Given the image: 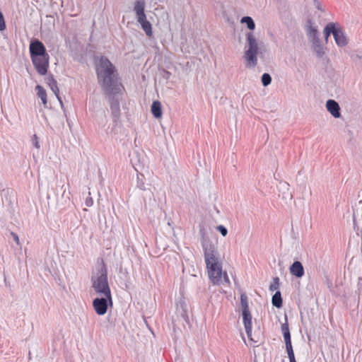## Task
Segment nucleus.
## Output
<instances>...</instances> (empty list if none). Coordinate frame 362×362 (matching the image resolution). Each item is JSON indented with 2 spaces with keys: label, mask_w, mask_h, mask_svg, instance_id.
<instances>
[{
  "label": "nucleus",
  "mask_w": 362,
  "mask_h": 362,
  "mask_svg": "<svg viewBox=\"0 0 362 362\" xmlns=\"http://www.w3.org/2000/svg\"><path fill=\"white\" fill-rule=\"evenodd\" d=\"M92 288L98 296H112L107 280V270L104 264L92 275Z\"/></svg>",
  "instance_id": "nucleus-3"
},
{
  "label": "nucleus",
  "mask_w": 362,
  "mask_h": 362,
  "mask_svg": "<svg viewBox=\"0 0 362 362\" xmlns=\"http://www.w3.org/2000/svg\"><path fill=\"white\" fill-rule=\"evenodd\" d=\"M217 230L221 233V235L225 237L228 234V230L226 228L222 225L217 226Z\"/></svg>",
  "instance_id": "nucleus-28"
},
{
  "label": "nucleus",
  "mask_w": 362,
  "mask_h": 362,
  "mask_svg": "<svg viewBox=\"0 0 362 362\" xmlns=\"http://www.w3.org/2000/svg\"><path fill=\"white\" fill-rule=\"evenodd\" d=\"M326 108L328 112L334 118L341 117L339 105L334 100L329 99L326 102Z\"/></svg>",
  "instance_id": "nucleus-13"
},
{
  "label": "nucleus",
  "mask_w": 362,
  "mask_h": 362,
  "mask_svg": "<svg viewBox=\"0 0 362 362\" xmlns=\"http://www.w3.org/2000/svg\"><path fill=\"white\" fill-rule=\"evenodd\" d=\"M240 303H241L242 313L250 312L249 305H248V298H247V296L244 293L241 294V296H240Z\"/></svg>",
  "instance_id": "nucleus-23"
},
{
  "label": "nucleus",
  "mask_w": 362,
  "mask_h": 362,
  "mask_svg": "<svg viewBox=\"0 0 362 362\" xmlns=\"http://www.w3.org/2000/svg\"><path fill=\"white\" fill-rule=\"evenodd\" d=\"M33 144L35 148H40V144L37 140V136L36 135H34L33 136Z\"/></svg>",
  "instance_id": "nucleus-31"
},
{
  "label": "nucleus",
  "mask_w": 362,
  "mask_h": 362,
  "mask_svg": "<svg viewBox=\"0 0 362 362\" xmlns=\"http://www.w3.org/2000/svg\"><path fill=\"white\" fill-rule=\"evenodd\" d=\"M305 31L311 49L317 58H323L326 54L327 47L320 37L317 26L309 20L305 25Z\"/></svg>",
  "instance_id": "nucleus-2"
},
{
  "label": "nucleus",
  "mask_w": 362,
  "mask_h": 362,
  "mask_svg": "<svg viewBox=\"0 0 362 362\" xmlns=\"http://www.w3.org/2000/svg\"><path fill=\"white\" fill-rule=\"evenodd\" d=\"M35 90H36V94H37V97L41 99L44 106L46 107L47 104L46 90L40 85L36 86Z\"/></svg>",
  "instance_id": "nucleus-19"
},
{
  "label": "nucleus",
  "mask_w": 362,
  "mask_h": 362,
  "mask_svg": "<svg viewBox=\"0 0 362 362\" xmlns=\"http://www.w3.org/2000/svg\"><path fill=\"white\" fill-rule=\"evenodd\" d=\"M6 29V23L4 21V16L2 13L0 11V31H3Z\"/></svg>",
  "instance_id": "nucleus-27"
},
{
  "label": "nucleus",
  "mask_w": 362,
  "mask_h": 362,
  "mask_svg": "<svg viewBox=\"0 0 362 362\" xmlns=\"http://www.w3.org/2000/svg\"><path fill=\"white\" fill-rule=\"evenodd\" d=\"M11 236L13 238V240L16 243V244L18 245V246H21V242H20V240H19V238H18V235L14 233V232H11Z\"/></svg>",
  "instance_id": "nucleus-29"
},
{
  "label": "nucleus",
  "mask_w": 362,
  "mask_h": 362,
  "mask_svg": "<svg viewBox=\"0 0 362 362\" xmlns=\"http://www.w3.org/2000/svg\"><path fill=\"white\" fill-rule=\"evenodd\" d=\"M286 351H287L290 362H296V361L295 359L293 348L290 349H286Z\"/></svg>",
  "instance_id": "nucleus-26"
},
{
  "label": "nucleus",
  "mask_w": 362,
  "mask_h": 362,
  "mask_svg": "<svg viewBox=\"0 0 362 362\" xmlns=\"http://www.w3.org/2000/svg\"><path fill=\"white\" fill-rule=\"evenodd\" d=\"M337 45L339 47H344L349 43V39L344 30V29L337 25L335 32L333 35Z\"/></svg>",
  "instance_id": "nucleus-11"
},
{
  "label": "nucleus",
  "mask_w": 362,
  "mask_h": 362,
  "mask_svg": "<svg viewBox=\"0 0 362 362\" xmlns=\"http://www.w3.org/2000/svg\"><path fill=\"white\" fill-rule=\"evenodd\" d=\"M29 49L31 59L48 54L45 47L42 42L38 40H32Z\"/></svg>",
  "instance_id": "nucleus-10"
},
{
  "label": "nucleus",
  "mask_w": 362,
  "mask_h": 362,
  "mask_svg": "<svg viewBox=\"0 0 362 362\" xmlns=\"http://www.w3.org/2000/svg\"><path fill=\"white\" fill-rule=\"evenodd\" d=\"M240 23L245 24L250 30H254L255 28V23L253 19L250 16L243 17L240 20Z\"/></svg>",
  "instance_id": "nucleus-21"
},
{
  "label": "nucleus",
  "mask_w": 362,
  "mask_h": 362,
  "mask_svg": "<svg viewBox=\"0 0 362 362\" xmlns=\"http://www.w3.org/2000/svg\"><path fill=\"white\" fill-rule=\"evenodd\" d=\"M282 187H283L284 188L286 189H288V188H289V185H288V183L285 182V183L282 184Z\"/></svg>",
  "instance_id": "nucleus-34"
},
{
  "label": "nucleus",
  "mask_w": 362,
  "mask_h": 362,
  "mask_svg": "<svg viewBox=\"0 0 362 362\" xmlns=\"http://www.w3.org/2000/svg\"><path fill=\"white\" fill-rule=\"evenodd\" d=\"M138 187L142 189V190H145V185H144V182L143 181H141V182H138Z\"/></svg>",
  "instance_id": "nucleus-32"
},
{
  "label": "nucleus",
  "mask_w": 362,
  "mask_h": 362,
  "mask_svg": "<svg viewBox=\"0 0 362 362\" xmlns=\"http://www.w3.org/2000/svg\"><path fill=\"white\" fill-rule=\"evenodd\" d=\"M261 80L263 86H267L272 82V77L269 74L265 73L262 76Z\"/></svg>",
  "instance_id": "nucleus-24"
},
{
  "label": "nucleus",
  "mask_w": 362,
  "mask_h": 362,
  "mask_svg": "<svg viewBox=\"0 0 362 362\" xmlns=\"http://www.w3.org/2000/svg\"><path fill=\"white\" fill-rule=\"evenodd\" d=\"M208 276L214 285H221L225 281L230 284V279L227 273L223 272L222 264L206 265Z\"/></svg>",
  "instance_id": "nucleus-7"
},
{
  "label": "nucleus",
  "mask_w": 362,
  "mask_h": 362,
  "mask_svg": "<svg viewBox=\"0 0 362 362\" xmlns=\"http://www.w3.org/2000/svg\"><path fill=\"white\" fill-rule=\"evenodd\" d=\"M279 279L278 277H275L273 279V282L269 286V290L271 291H274L279 288Z\"/></svg>",
  "instance_id": "nucleus-25"
},
{
  "label": "nucleus",
  "mask_w": 362,
  "mask_h": 362,
  "mask_svg": "<svg viewBox=\"0 0 362 362\" xmlns=\"http://www.w3.org/2000/svg\"><path fill=\"white\" fill-rule=\"evenodd\" d=\"M243 58L245 66L254 69L257 65V54L259 52L258 41L252 32L246 33V44Z\"/></svg>",
  "instance_id": "nucleus-4"
},
{
  "label": "nucleus",
  "mask_w": 362,
  "mask_h": 362,
  "mask_svg": "<svg viewBox=\"0 0 362 362\" xmlns=\"http://www.w3.org/2000/svg\"><path fill=\"white\" fill-rule=\"evenodd\" d=\"M98 83L107 95H115L121 92L122 86L117 79L116 69L105 57L99 59L96 66Z\"/></svg>",
  "instance_id": "nucleus-1"
},
{
  "label": "nucleus",
  "mask_w": 362,
  "mask_h": 362,
  "mask_svg": "<svg viewBox=\"0 0 362 362\" xmlns=\"http://www.w3.org/2000/svg\"><path fill=\"white\" fill-rule=\"evenodd\" d=\"M202 246L206 265L222 264V261L220 258L216 247L210 240L203 238L202 240Z\"/></svg>",
  "instance_id": "nucleus-6"
},
{
  "label": "nucleus",
  "mask_w": 362,
  "mask_h": 362,
  "mask_svg": "<svg viewBox=\"0 0 362 362\" xmlns=\"http://www.w3.org/2000/svg\"><path fill=\"white\" fill-rule=\"evenodd\" d=\"M45 81H46L47 84L50 88V89L52 90V92L57 96V99L59 100L60 103L62 104V100L60 99V97H59V88L57 86V82L54 78L53 76L52 75L47 76L46 77V78H45Z\"/></svg>",
  "instance_id": "nucleus-15"
},
{
  "label": "nucleus",
  "mask_w": 362,
  "mask_h": 362,
  "mask_svg": "<svg viewBox=\"0 0 362 362\" xmlns=\"http://www.w3.org/2000/svg\"><path fill=\"white\" fill-rule=\"evenodd\" d=\"M272 304L274 306L279 308L282 306V298L281 292L277 291L272 297Z\"/></svg>",
  "instance_id": "nucleus-22"
},
{
  "label": "nucleus",
  "mask_w": 362,
  "mask_h": 362,
  "mask_svg": "<svg viewBox=\"0 0 362 362\" xmlns=\"http://www.w3.org/2000/svg\"><path fill=\"white\" fill-rule=\"evenodd\" d=\"M281 331L284 335L286 349H292L293 347L291 341V334L288 324L287 322V319H286V322L281 325Z\"/></svg>",
  "instance_id": "nucleus-16"
},
{
  "label": "nucleus",
  "mask_w": 362,
  "mask_h": 362,
  "mask_svg": "<svg viewBox=\"0 0 362 362\" xmlns=\"http://www.w3.org/2000/svg\"><path fill=\"white\" fill-rule=\"evenodd\" d=\"M88 194H89V197L86 198L85 204H86V206L90 207L93 204V200L92 197H90V192H89Z\"/></svg>",
  "instance_id": "nucleus-30"
},
{
  "label": "nucleus",
  "mask_w": 362,
  "mask_h": 362,
  "mask_svg": "<svg viewBox=\"0 0 362 362\" xmlns=\"http://www.w3.org/2000/svg\"><path fill=\"white\" fill-rule=\"evenodd\" d=\"M289 271L291 275L301 278L304 275V268L302 263L299 261L294 262L290 267Z\"/></svg>",
  "instance_id": "nucleus-14"
},
{
  "label": "nucleus",
  "mask_w": 362,
  "mask_h": 362,
  "mask_svg": "<svg viewBox=\"0 0 362 362\" xmlns=\"http://www.w3.org/2000/svg\"><path fill=\"white\" fill-rule=\"evenodd\" d=\"M110 110L113 120L117 122L120 116L119 102L117 100L112 99L110 101Z\"/></svg>",
  "instance_id": "nucleus-17"
},
{
  "label": "nucleus",
  "mask_w": 362,
  "mask_h": 362,
  "mask_svg": "<svg viewBox=\"0 0 362 362\" xmlns=\"http://www.w3.org/2000/svg\"><path fill=\"white\" fill-rule=\"evenodd\" d=\"M109 306H112V296H98L93 300V309L98 315H104Z\"/></svg>",
  "instance_id": "nucleus-8"
},
{
  "label": "nucleus",
  "mask_w": 362,
  "mask_h": 362,
  "mask_svg": "<svg viewBox=\"0 0 362 362\" xmlns=\"http://www.w3.org/2000/svg\"><path fill=\"white\" fill-rule=\"evenodd\" d=\"M145 0H136L134 3L133 11L135 13L137 22L148 37L153 35L152 25L148 21L145 13Z\"/></svg>",
  "instance_id": "nucleus-5"
},
{
  "label": "nucleus",
  "mask_w": 362,
  "mask_h": 362,
  "mask_svg": "<svg viewBox=\"0 0 362 362\" xmlns=\"http://www.w3.org/2000/svg\"><path fill=\"white\" fill-rule=\"evenodd\" d=\"M337 25L338 24L335 23H329L326 25L323 30V34L326 42H327L331 34L334 35Z\"/></svg>",
  "instance_id": "nucleus-18"
},
{
  "label": "nucleus",
  "mask_w": 362,
  "mask_h": 362,
  "mask_svg": "<svg viewBox=\"0 0 362 362\" xmlns=\"http://www.w3.org/2000/svg\"><path fill=\"white\" fill-rule=\"evenodd\" d=\"M243 323L247 337L250 341L257 343V340L255 339L252 336V315L250 312L242 313Z\"/></svg>",
  "instance_id": "nucleus-12"
},
{
  "label": "nucleus",
  "mask_w": 362,
  "mask_h": 362,
  "mask_svg": "<svg viewBox=\"0 0 362 362\" xmlns=\"http://www.w3.org/2000/svg\"><path fill=\"white\" fill-rule=\"evenodd\" d=\"M151 112L156 118H160L162 117L161 103L156 100L153 101L151 105Z\"/></svg>",
  "instance_id": "nucleus-20"
},
{
  "label": "nucleus",
  "mask_w": 362,
  "mask_h": 362,
  "mask_svg": "<svg viewBox=\"0 0 362 362\" xmlns=\"http://www.w3.org/2000/svg\"><path fill=\"white\" fill-rule=\"evenodd\" d=\"M31 60L34 67L40 75L44 76L47 74L49 63V54L34 57L32 58Z\"/></svg>",
  "instance_id": "nucleus-9"
},
{
  "label": "nucleus",
  "mask_w": 362,
  "mask_h": 362,
  "mask_svg": "<svg viewBox=\"0 0 362 362\" xmlns=\"http://www.w3.org/2000/svg\"><path fill=\"white\" fill-rule=\"evenodd\" d=\"M315 7L319 9V10H322V5L319 2V1H316L315 2Z\"/></svg>",
  "instance_id": "nucleus-33"
}]
</instances>
